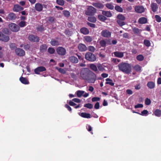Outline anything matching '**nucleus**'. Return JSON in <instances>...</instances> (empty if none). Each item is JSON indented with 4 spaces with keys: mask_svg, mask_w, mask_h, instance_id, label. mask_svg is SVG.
<instances>
[{
    "mask_svg": "<svg viewBox=\"0 0 161 161\" xmlns=\"http://www.w3.org/2000/svg\"><path fill=\"white\" fill-rule=\"evenodd\" d=\"M56 3L59 5L63 6L64 4V0H56Z\"/></svg>",
    "mask_w": 161,
    "mask_h": 161,
    "instance_id": "obj_47",
    "label": "nucleus"
},
{
    "mask_svg": "<svg viewBox=\"0 0 161 161\" xmlns=\"http://www.w3.org/2000/svg\"><path fill=\"white\" fill-rule=\"evenodd\" d=\"M80 115L84 118L89 119L91 118V116L90 114L85 112L81 113Z\"/></svg>",
    "mask_w": 161,
    "mask_h": 161,
    "instance_id": "obj_27",
    "label": "nucleus"
},
{
    "mask_svg": "<svg viewBox=\"0 0 161 161\" xmlns=\"http://www.w3.org/2000/svg\"><path fill=\"white\" fill-rule=\"evenodd\" d=\"M56 69L58 70V71L61 73L63 74H65L66 73V71L64 69H63L58 68V67H56Z\"/></svg>",
    "mask_w": 161,
    "mask_h": 161,
    "instance_id": "obj_54",
    "label": "nucleus"
},
{
    "mask_svg": "<svg viewBox=\"0 0 161 161\" xmlns=\"http://www.w3.org/2000/svg\"><path fill=\"white\" fill-rule=\"evenodd\" d=\"M23 8L19 5H15L14 6L13 10L15 12H19L23 10Z\"/></svg>",
    "mask_w": 161,
    "mask_h": 161,
    "instance_id": "obj_23",
    "label": "nucleus"
},
{
    "mask_svg": "<svg viewBox=\"0 0 161 161\" xmlns=\"http://www.w3.org/2000/svg\"><path fill=\"white\" fill-rule=\"evenodd\" d=\"M147 19L143 17L140 18L138 20L139 23L140 24H146L147 23Z\"/></svg>",
    "mask_w": 161,
    "mask_h": 161,
    "instance_id": "obj_30",
    "label": "nucleus"
},
{
    "mask_svg": "<svg viewBox=\"0 0 161 161\" xmlns=\"http://www.w3.org/2000/svg\"><path fill=\"white\" fill-rule=\"evenodd\" d=\"M136 58L138 61H141L144 60V57L143 55L140 54L136 56Z\"/></svg>",
    "mask_w": 161,
    "mask_h": 161,
    "instance_id": "obj_42",
    "label": "nucleus"
},
{
    "mask_svg": "<svg viewBox=\"0 0 161 161\" xmlns=\"http://www.w3.org/2000/svg\"><path fill=\"white\" fill-rule=\"evenodd\" d=\"M92 4L98 9H103L104 7V5L103 4L99 3H93Z\"/></svg>",
    "mask_w": 161,
    "mask_h": 161,
    "instance_id": "obj_15",
    "label": "nucleus"
},
{
    "mask_svg": "<svg viewBox=\"0 0 161 161\" xmlns=\"http://www.w3.org/2000/svg\"><path fill=\"white\" fill-rule=\"evenodd\" d=\"M16 54L20 57L24 56L25 55V51L22 49L20 48H16L15 50Z\"/></svg>",
    "mask_w": 161,
    "mask_h": 161,
    "instance_id": "obj_7",
    "label": "nucleus"
},
{
    "mask_svg": "<svg viewBox=\"0 0 161 161\" xmlns=\"http://www.w3.org/2000/svg\"><path fill=\"white\" fill-rule=\"evenodd\" d=\"M56 51L58 54L61 56L64 55L66 53V49L62 47H57L56 48Z\"/></svg>",
    "mask_w": 161,
    "mask_h": 161,
    "instance_id": "obj_6",
    "label": "nucleus"
},
{
    "mask_svg": "<svg viewBox=\"0 0 161 161\" xmlns=\"http://www.w3.org/2000/svg\"><path fill=\"white\" fill-rule=\"evenodd\" d=\"M80 76L82 79L87 81L89 76L87 72H82L80 73Z\"/></svg>",
    "mask_w": 161,
    "mask_h": 161,
    "instance_id": "obj_18",
    "label": "nucleus"
},
{
    "mask_svg": "<svg viewBox=\"0 0 161 161\" xmlns=\"http://www.w3.org/2000/svg\"><path fill=\"white\" fill-rule=\"evenodd\" d=\"M88 50L89 51L94 52L95 50V48L93 46H90L88 47Z\"/></svg>",
    "mask_w": 161,
    "mask_h": 161,
    "instance_id": "obj_55",
    "label": "nucleus"
},
{
    "mask_svg": "<svg viewBox=\"0 0 161 161\" xmlns=\"http://www.w3.org/2000/svg\"><path fill=\"white\" fill-rule=\"evenodd\" d=\"M84 93V91L78 90L76 92V94L77 96L79 97H81Z\"/></svg>",
    "mask_w": 161,
    "mask_h": 161,
    "instance_id": "obj_39",
    "label": "nucleus"
},
{
    "mask_svg": "<svg viewBox=\"0 0 161 161\" xmlns=\"http://www.w3.org/2000/svg\"><path fill=\"white\" fill-rule=\"evenodd\" d=\"M20 81L22 83L25 85L28 84L29 83L28 80L25 77L21 76L19 79Z\"/></svg>",
    "mask_w": 161,
    "mask_h": 161,
    "instance_id": "obj_16",
    "label": "nucleus"
},
{
    "mask_svg": "<svg viewBox=\"0 0 161 161\" xmlns=\"http://www.w3.org/2000/svg\"><path fill=\"white\" fill-rule=\"evenodd\" d=\"M19 26L21 27H23L26 25V22L22 21L19 23Z\"/></svg>",
    "mask_w": 161,
    "mask_h": 161,
    "instance_id": "obj_49",
    "label": "nucleus"
},
{
    "mask_svg": "<svg viewBox=\"0 0 161 161\" xmlns=\"http://www.w3.org/2000/svg\"><path fill=\"white\" fill-rule=\"evenodd\" d=\"M96 9L94 7L91 6H88L87 10L85 12L86 15L88 16H92L96 12Z\"/></svg>",
    "mask_w": 161,
    "mask_h": 161,
    "instance_id": "obj_2",
    "label": "nucleus"
},
{
    "mask_svg": "<svg viewBox=\"0 0 161 161\" xmlns=\"http://www.w3.org/2000/svg\"><path fill=\"white\" fill-rule=\"evenodd\" d=\"M133 112L134 113H136L139 115L143 116V115H147L148 114V111H147V110H143V111H142L141 113H140L137 112Z\"/></svg>",
    "mask_w": 161,
    "mask_h": 161,
    "instance_id": "obj_36",
    "label": "nucleus"
},
{
    "mask_svg": "<svg viewBox=\"0 0 161 161\" xmlns=\"http://www.w3.org/2000/svg\"><path fill=\"white\" fill-rule=\"evenodd\" d=\"M151 7L152 10L153 12H156L158 8V6L157 3H152L151 4Z\"/></svg>",
    "mask_w": 161,
    "mask_h": 161,
    "instance_id": "obj_17",
    "label": "nucleus"
},
{
    "mask_svg": "<svg viewBox=\"0 0 161 161\" xmlns=\"http://www.w3.org/2000/svg\"><path fill=\"white\" fill-rule=\"evenodd\" d=\"M106 7L109 9L113 10L114 9V6L113 5L110 3H107L105 4Z\"/></svg>",
    "mask_w": 161,
    "mask_h": 161,
    "instance_id": "obj_43",
    "label": "nucleus"
},
{
    "mask_svg": "<svg viewBox=\"0 0 161 161\" xmlns=\"http://www.w3.org/2000/svg\"><path fill=\"white\" fill-rule=\"evenodd\" d=\"M35 8L36 11L41 12L43 10V5L41 3H37L35 4Z\"/></svg>",
    "mask_w": 161,
    "mask_h": 161,
    "instance_id": "obj_13",
    "label": "nucleus"
},
{
    "mask_svg": "<svg viewBox=\"0 0 161 161\" xmlns=\"http://www.w3.org/2000/svg\"><path fill=\"white\" fill-rule=\"evenodd\" d=\"M84 107L89 109H92L93 107V105L90 103H87L84 104Z\"/></svg>",
    "mask_w": 161,
    "mask_h": 161,
    "instance_id": "obj_44",
    "label": "nucleus"
},
{
    "mask_svg": "<svg viewBox=\"0 0 161 161\" xmlns=\"http://www.w3.org/2000/svg\"><path fill=\"white\" fill-rule=\"evenodd\" d=\"M90 68L91 69H92L94 72H96L97 73H98V71L97 70V67L94 64H90Z\"/></svg>",
    "mask_w": 161,
    "mask_h": 161,
    "instance_id": "obj_29",
    "label": "nucleus"
},
{
    "mask_svg": "<svg viewBox=\"0 0 161 161\" xmlns=\"http://www.w3.org/2000/svg\"><path fill=\"white\" fill-rule=\"evenodd\" d=\"M117 22L120 26H122L125 25V23L124 21L117 20Z\"/></svg>",
    "mask_w": 161,
    "mask_h": 161,
    "instance_id": "obj_46",
    "label": "nucleus"
},
{
    "mask_svg": "<svg viewBox=\"0 0 161 161\" xmlns=\"http://www.w3.org/2000/svg\"><path fill=\"white\" fill-rule=\"evenodd\" d=\"M134 69L137 72H140L141 71L142 67L139 65H136L133 67Z\"/></svg>",
    "mask_w": 161,
    "mask_h": 161,
    "instance_id": "obj_40",
    "label": "nucleus"
},
{
    "mask_svg": "<svg viewBox=\"0 0 161 161\" xmlns=\"http://www.w3.org/2000/svg\"><path fill=\"white\" fill-rule=\"evenodd\" d=\"M8 26L10 30L13 32H18L20 29L19 27L16 24L14 23L10 24Z\"/></svg>",
    "mask_w": 161,
    "mask_h": 161,
    "instance_id": "obj_5",
    "label": "nucleus"
},
{
    "mask_svg": "<svg viewBox=\"0 0 161 161\" xmlns=\"http://www.w3.org/2000/svg\"><path fill=\"white\" fill-rule=\"evenodd\" d=\"M50 43L52 46H58L60 45L58 41L54 39H51Z\"/></svg>",
    "mask_w": 161,
    "mask_h": 161,
    "instance_id": "obj_24",
    "label": "nucleus"
},
{
    "mask_svg": "<svg viewBox=\"0 0 161 161\" xmlns=\"http://www.w3.org/2000/svg\"><path fill=\"white\" fill-rule=\"evenodd\" d=\"M154 113L155 116L159 117L161 115V110L159 109H156Z\"/></svg>",
    "mask_w": 161,
    "mask_h": 161,
    "instance_id": "obj_34",
    "label": "nucleus"
},
{
    "mask_svg": "<svg viewBox=\"0 0 161 161\" xmlns=\"http://www.w3.org/2000/svg\"><path fill=\"white\" fill-rule=\"evenodd\" d=\"M55 20V19L53 17H49L48 18V20L51 23H53Z\"/></svg>",
    "mask_w": 161,
    "mask_h": 161,
    "instance_id": "obj_59",
    "label": "nucleus"
},
{
    "mask_svg": "<svg viewBox=\"0 0 161 161\" xmlns=\"http://www.w3.org/2000/svg\"><path fill=\"white\" fill-rule=\"evenodd\" d=\"M84 39L85 41L87 42H90L92 40V37L89 36H85L84 37Z\"/></svg>",
    "mask_w": 161,
    "mask_h": 161,
    "instance_id": "obj_37",
    "label": "nucleus"
},
{
    "mask_svg": "<svg viewBox=\"0 0 161 161\" xmlns=\"http://www.w3.org/2000/svg\"><path fill=\"white\" fill-rule=\"evenodd\" d=\"M132 31L134 34H136L137 36H140L141 35V33L142 30L139 29L136 27H134L132 28Z\"/></svg>",
    "mask_w": 161,
    "mask_h": 161,
    "instance_id": "obj_20",
    "label": "nucleus"
},
{
    "mask_svg": "<svg viewBox=\"0 0 161 161\" xmlns=\"http://www.w3.org/2000/svg\"><path fill=\"white\" fill-rule=\"evenodd\" d=\"M85 58L87 60L91 62H94L96 59L95 55L90 52L87 53L85 54Z\"/></svg>",
    "mask_w": 161,
    "mask_h": 161,
    "instance_id": "obj_4",
    "label": "nucleus"
},
{
    "mask_svg": "<svg viewBox=\"0 0 161 161\" xmlns=\"http://www.w3.org/2000/svg\"><path fill=\"white\" fill-rule=\"evenodd\" d=\"M87 25L91 27L95 28L96 27V25L95 24L91 23L89 22H87Z\"/></svg>",
    "mask_w": 161,
    "mask_h": 161,
    "instance_id": "obj_62",
    "label": "nucleus"
},
{
    "mask_svg": "<svg viewBox=\"0 0 161 161\" xmlns=\"http://www.w3.org/2000/svg\"><path fill=\"white\" fill-rule=\"evenodd\" d=\"M72 101L75 102L76 103H80L81 100L80 99L77 98H74L72 99Z\"/></svg>",
    "mask_w": 161,
    "mask_h": 161,
    "instance_id": "obj_61",
    "label": "nucleus"
},
{
    "mask_svg": "<svg viewBox=\"0 0 161 161\" xmlns=\"http://www.w3.org/2000/svg\"><path fill=\"white\" fill-rule=\"evenodd\" d=\"M64 33L67 36H71L72 34L71 31L69 30H65L64 31Z\"/></svg>",
    "mask_w": 161,
    "mask_h": 161,
    "instance_id": "obj_58",
    "label": "nucleus"
},
{
    "mask_svg": "<svg viewBox=\"0 0 161 161\" xmlns=\"http://www.w3.org/2000/svg\"><path fill=\"white\" fill-rule=\"evenodd\" d=\"M97 79L96 75L93 72L91 71L89 72V76L87 81L89 83H94Z\"/></svg>",
    "mask_w": 161,
    "mask_h": 161,
    "instance_id": "obj_3",
    "label": "nucleus"
},
{
    "mask_svg": "<svg viewBox=\"0 0 161 161\" xmlns=\"http://www.w3.org/2000/svg\"><path fill=\"white\" fill-rule=\"evenodd\" d=\"M155 18L156 21L158 22H160L161 21V18L159 16L156 15L155 16Z\"/></svg>",
    "mask_w": 161,
    "mask_h": 161,
    "instance_id": "obj_56",
    "label": "nucleus"
},
{
    "mask_svg": "<svg viewBox=\"0 0 161 161\" xmlns=\"http://www.w3.org/2000/svg\"><path fill=\"white\" fill-rule=\"evenodd\" d=\"M63 13L65 16L66 17H69L70 16V12L68 11L64 10Z\"/></svg>",
    "mask_w": 161,
    "mask_h": 161,
    "instance_id": "obj_51",
    "label": "nucleus"
},
{
    "mask_svg": "<svg viewBox=\"0 0 161 161\" xmlns=\"http://www.w3.org/2000/svg\"><path fill=\"white\" fill-rule=\"evenodd\" d=\"M99 43L101 47H105L106 45V42L104 40H101L99 42Z\"/></svg>",
    "mask_w": 161,
    "mask_h": 161,
    "instance_id": "obj_45",
    "label": "nucleus"
},
{
    "mask_svg": "<svg viewBox=\"0 0 161 161\" xmlns=\"http://www.w3.org/2000/svg\"><path fill=\"white\" fill-rule=\"evenodd\" d=\"M9 40V37L8 36H6L3 34L2 32L0 31V40L4 42H7Z\"/></svg>",
    "mask_w": 161,
    "mask_h": 161,
    "instance_id": "obj_9",
    "label": "nucleus"
},
{
    "mask_svg": "<svg viewBox=\"0 0 161 161\" xmlns=\"http://www.w3.org/2000/svg\"><path fill=\"white\" fill-rule=\"evenodd\" d=\"M101 35L105 37H110L111 35V32L107 30H103L101 33Z\"/></svg>",
    "mask_w": 161,
    "mask_h": 161,
    "instance_id": "obj_12",
    "label": "nucleus"
},
{
    "mask_svg": "<svg viewBox=\"0 0 161 161\" xmlns=\"http://www.w3.org/2000/svg\"><path fill=\"white\" fill-rule=\"evenodd\" d=\"M118 20L124 21L125 20V17L122 14H119L117 16Z\"/></svg>",
    "mask_w": 161,
    "mask_h": 161,
    "instance_id": "obj_35",
    "label": "nucleus"
},
{
    "mask_svg": "<svg viewBox=\"0 0 161 161\" xmlns=\"http://www.w3.org/2000/svg\"><path fill=\"white\" fill-rule=\"evenodd\" d=\"M69 60L72 63L76 64L78 62L77 58L74 56H71L69 57Z\"/></svg>",
    "mask_w": 161,
    "mask_h": 161,
    "instance_id": "obj_19",
    "label": "nucleus"
},
{
    "mask_svg": "<svg viewBox=\"0 0 161 161\" xmlns=\"http://www.w3.org/2000/svg\"><path fill=\"white\" fill-rule=\"evenodd\" d=\"M114 54L115 56L117 57L121 58L124 56V53L122 52H115Z\"/></svg>",
    "mask_w": 161,
    "mask_h": 161,
    "instance_id": "obj_28",
    "label": "nucleus"
},
{
    "mask_svg": "<svg viewBox=\"0 0 161 161\" xmlns=\"http://www.w3.org/2000/svg\"><path fill=\"white\" fill-rule=\"evenodd\" d=\"M145 103L146 105H148L150 104L151 101L149 98H147L145 99Z\"/></svg>",
    "mask_w": 161,
    "mask_h": 161,
    "instance_id": "obj_57",
    "label": "nucleus"
},
{
    "mask_svg": "<svg viewBox=\"0 0 161 161\" xmlns=\"http://www.w3.org/2000/svg\"><path fill=\"white\" fill-rule=\"evenodd\" d=\"M88 20L91 22L94 23L96 21V19L94 16H90L88 17Z\"/></svg>",
    "mask_w": 161,
    "mask_h": 161,
    "instance_id": "obj_38",
    "label": "nucleus"
},
{
    "mask_svg": "<svg viewBox=\"0 0 161 161\" xmlns=\"http://www.w3.org/2000/svg\"><path fill=\"white\" fill-rule=\"evenodd\" d=\"M102 14L104 16L108 17H110L112 16V14L109 11L103 10L102 12Z\"/></svg>",
    "mask_w": 161,
    "mask_h": 161,
    "instance_id": "obj_26",
    "label": "nucleus"
},
{
    "mask_svg": "<svg viewBox=\"0 0 161 161\" xmlns=\"http://www.w3.org/2000/svg\"><path fill=\"white\" fill-rule=\"evenodd\" d=\"M47 46L46 44H42L40 46V51L41 52H44L46 51Z\"/></svg>",
    "mask_w": 161,
    "mask_h": 161,
    "instance_id": "obj_25",
    "label": "nucleus"
},
{
    "mask_svg": "<svg viewBox=\"0 0 161 161\" xmlns=\"http://www.w3.org/2000/svg\"><path fill=\"white\" fill-rule=\"evenodd\" d=\"M144 43L146 46L147 47H149L151 44L150 41L147 40H144Z\"/></svg>",
    "mask_w": 161,
    "mask_h": 161,
    "instance_id": "obj_52",
    "label": "nucleus"
},
{
    "mask_svg": "<svg viewBox=\"0 0 161 161\" xmlns=\"http://www.w3.org/2000/svg\"><path fill=\"white\" fill-rule=\"evenodd\" d=\"M98 19L101 21H104L107 19V18L103 15H99L98 16Z\"/></svg>",
    "mask_w": 161,
    "mask_h": 161,
    "instance_id": "obj_32",
    "label": "nucleus"
},
{
    "mask_svg": "<svg viewBox=\"0 0 161 161\" xmlns=\"http://www.w3.org/2000/svg\"><path fill=\"white\" fill-rule=\"evenodd\" d=\"M147 86L150 89H153L155 87V84L153 81H149L147 83Z\"/></svg>",
    "mask_w": 161,
    "mask_h": 161,
    "instance_id": "obj_31",
    "label": "nucleus"
},
{
    "mask_svg": "<svg viewBox=\"0 0 161 161\" xmlns=\"http://www.w3.org/2000/svg\"><path fill=\"white\" fill-rule=\"evenodd\" d=\"M115 9L117 11L119 12H122L123 9L120 6L118 5H116L115 7Z\"/></svg>",
    "mask_w": 161,
    "mask_h": 161,
    "instance_id": "obj_41",
    "label": "nucleus"
},
{
    "mask_svg": "<svg viewBox=\"0 0 161 161\" xmlns=\"http://www.w3.org/2000/svg\"><path fill=\"white\" fill-rule=\"evenodd\" d=\"M36 30L37 31H44V27L42 25L38 26L36 28Z\"/></svg>",
    "mask_w": 161,
    "mask_h": 161,
    "instance_id": "obj_50",
    "label": "nucleus"
},
{
    "mask_svg": "<svg viewBox=\"0 0 161 161\" xmlns=\"http://www.w3.org/2000/svg\"><path fill=\"white\" fill-rule=\"evenodd\" d=\"M8 17L9 20H15L16 18V15L13 13H10L8 15Z\"/></svg>",
    "mask_w": 161,
    "mask_h": 161,
    "instance_id": "obj_21",
    "label": "nucleus"
},
{
    "mask_svg": "<svg viewBox=\"0 0 161 161\" xmlns=\"http://www.w3.org/2000/svg\"><path fill=\"white\" fill-rule=\"evenodd\" d=\"M118 67L119 70L123 73L129 74L131 72V65L125 62H122L119 64Z\"/></svg>",
    "mask_w": 161,
    "mask_h": 161,
    "instance_id": "obj_1",
    "label": "nucleus"
},
{
    "mask_svg": "<svg viewBox=\"0 0 161 161\" xmlns=\"http://www.w3.org/2000/svg\"><path fill=\"white\" fill-rule=\"evenodd\" d=\"M143 105L142 104H137L135 106V108H141L143 107Z\"/></svg>",
    "mask_w": 161,
    "mask_h": 161,
    "instance_id": "obj_63",
    "label": "nucleus"
},
{
    "mask_svg": "<svg viewBox=\"0 0 161 161\" xmlns=\"http://www.w3.org/2000/svg\"><path fill=\"white\" fill-rule=\"evenodd\" d=\"M135 10L136 12L138 13H141L144 12L145 9L142 6H137L135 8Z\"/></svg>",
    "mask_w": 161,
    "mask_h": 161,
    "instance_id": "obj_11",
    "label": "nucleus"
},
{
    "mask_svg": "<svg viewBox=\"0 0 161 161\" xmlns=\"http://www.w3.org/2000/svg\"><path fill=\"white\" fill-rule=\"evenodd\" d=\"M100 107L99 103L98 102H97L94 105V108L96 109H98Z\"/></svg>",
    "mask_w": 161,
    "mask_h": 161,
    "instance_id": "obj_64",
    "label": "nucleus"
},
{
    "mask_svg": "<svg viewBox=\"0 0 161 161\" xmlns=\"http://www.w3.org/2000/svg\"><path fill=\"white\" fill-rule=\"evenodd\" d=\"M48 52L51 54L54 53L55 52L54 49L53 48L49 47L47 50Z\"/></svg>",
    "mask_w": 161,
    "mask_h": 161,
    "instance_id": "obj_48",
    "label": "nucleus"
},
{
    "mask_svg": "<svg viewBox=\"0 0 161 161\" xmlns=\"http://www.w3.org/2000/svg\"><path fill=\"white\" fill-rule=\"evenodd\" d=\"M80 32L81 33L84 35L88 34L89 32V30L85 27L81 28L80 29Z\"/></svg>",
    "mask_w": 161,
    "mask_h": 161,
    "instance_id": "obj_22",
    "label": "nucleus"
},
{
    "mask_svg": "<svg viewBox=\"0 0 161 161\" xmlns=\"http://www.w3.org/2000/svg\"><path fill=\"white\" fill-rule=\"evenodd\" d=\"M106 80L107 81L106 84H109L111 86H114V83L113 82V80L111 79L108 78L106 79Z\"/></svg>",
    "mask_w": 161,
    "mask_h": 161,
    "instance_id": "obj_33",
    "label": "nucleus"
},
{
    "mask_svg": "<svg viewBox=\"0 0 161 161\" xmlns=\"http://www.w3.org/2000/svg\"><path fill=\"white\" fill-rule=\"evenodd\" d=\"M100 100V98L99 97H93L92 98V101L93 102L98 101Z\"/></svg>",
    "mask_w": 161,
    "mask_h": 161,
    "instance_id": "obj_60",
    "label": "nucleus"
},
{
    "mask_svg": "<svg viewBox=\"0 0 161 161\" xmlns=\"http://www.w3.org/2000/svg\"><path fill=\"white\" fill-rule=\"evenodd\" d=\"M29 40L32 42H38L39 41V38L36 36L31 35L28 37Z\"/></svg>",
    "mask_w": 161,
    "mask_h": 161,
    "instance_id": "obj_8",
    "label": "nucleus"
},
{
    "mask_svg": "<svg viewBox=\"0 0 161 161\" xmlns=\"http://www.w3.org/2000/svg\"><path fill=\"white\" fill-rule=\"evenodd\" d=\"M97 67L99 70L101 71H103L104 69L103 65L100 64H99L97 65Z\"/></svg>",
    "mask_w": 161,
    "mask_h": 161,
    "instance_id": "obj_53",
    "label": "nucleus"
},
{
    "mask_svg": "<svg viewBox=\"0 0 161 161\" xmlns=\"http://www.w3.org/2000/svg\"><path fill=\"white\" fill-rule=\"evenodd\" d=\"M78 48L79 50L81 52L85 51L87 49V48L86 46L82 43L79 44L78 46Z\"/></svg>",
    "mask_w": 161,
    "mask_h": 161,
    "instance_id": "obj_14",
    "label": "nucleus"
},
{
    "mask_svg": "<svg viewBox=\"0 0 161 161\" xmlns=\"http://www.w3.org/2000/svg\"><path fill=\"white\" fill-rule=\"evenodd\" d=\"M46 70V68L44 66H39L34 69V72L36 74H39L40 72Z\"/></svg>",
    "mask_w": 161,
    "mask_h": 161,
    "instance_id": "obj_10",
    "label": "nucleus"
}]
</instances>
